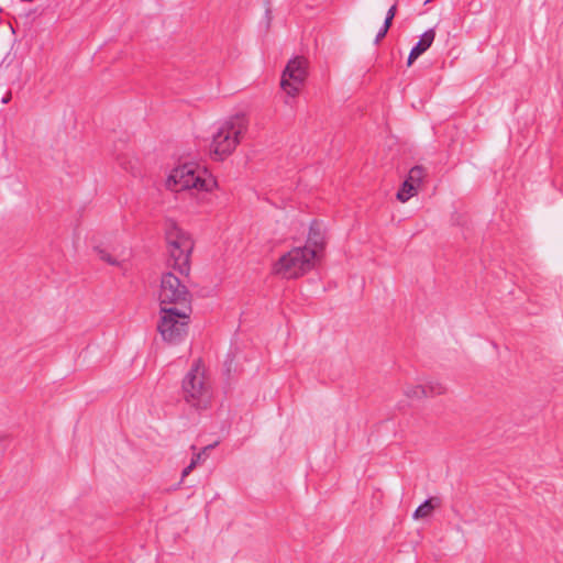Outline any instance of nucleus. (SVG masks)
Listing matches in <instances>:
<instances>
[{"label":"nucleus","instance_id":"nucleus-20","mask_svg":"<svg viewBox=\"0 0 563 563\" xmlns=\"http://www.w3.org/2000/svg\"><path fill=\"white\" fill-rule=\"evenodd\" d=\"M431 1H432V0H426V1H424V4H428V3H430Z\"/></svg>","mask_w":563,"mask_h":563},{"label":"nucleus","instance_id":"nucleus-4","mask_svg":"<svg viewBox=\"0 0 563 563\" xmlns=\"http://www.w3.org/2000/svg\"><path fill=\"white\" fill-rule=\"evenodd\" d=\"M181 393L185 401L191 407L205 409L210 405L212 394L201 361H196L185 375Z\"/></svg>","mask_w":563,"mask_h":563},{"label":"nucleus","instance_id":"nucleus-13","mask_svg":"<svg viewBox=\"0 0 563 563\" xmlns=\"http://www.w3.org/2000/svg\"><path fill=\"white\" fill-rule=\"evenodd\" d=\"M423 389L426 390V397H433L442 395L446 391L445 386L434 378H428L423 383Z\"/></svg>","mask_w":563,"mask_h":563},{"label":"nucleus","instance_id":"nucleus-2","mask_svg":"<svg viewBox=\"0 0 563 563\" xmlns=\"http://www.w3.org/2000/svg\"><path fill=\"white\" fill-rule=\"evenodd\" d=\"M250 125L249 115L245 112H236L223 120L211 142V154L216 159L222 161L230 156L239 146Z\"/></svg>","mask_w":563,"mask_h":563},{"label":"nucleus","instance_id":"nucleus-5","mask_svg":"<svg viewBox=\"0 0 563 563\" xmlns=\"http://www.w3.org/2000/svg\"><path fill=\"white\" fill-rule=\"evenodd\" d=\"M314 251L297 246L283 254L273 265V273L283 278H298L314 267Z\"/></svg>","mask_w":563,"mask_h":563},{"label":"nucleus","instance_id":"nucleus-16","mask_svg":"<svg viewBox=\"0 0 563 563\" xmlns=\"http://www.w3.org/2000/svg\"><path fill=\"white\" fill-rule=\"evenodd\" d=\"M214 445L213 444H210V445H207L202 452L196 454L192 459H191V462L190 464L184 468L183 471V477H186L187 475H189V473L196 467V465L206 457V452L210 449H212Z\"/></svg>","mask_w":563,"mask_h":563},{"label":"nucleus","instance_id":"nucleus-3","mask_svg":"<svg viewBox=\"0 0 563 563\" xmlns=\"http://www.w3.org/2000/svg\"><path fill=\"white\" fill-rule=\"evenodd\" d=\"M191 308L159 309L156 330L168 344H178L185 340L189 329Z\"/></svg>","mask_w":563,"mask_h":563},{"label":"nucleus","instance_id":"nucleus-11","mask_svg":"<svg viewBox=\"0 0 563 563\" xmlns=\"http://www.w3.org/2000/svg\"><path fill=\"white\" fill-rule=\"evenodd\" d=\"M303 247H309L314 251V258L317 260L324 247V235L318 224H312L309 229L307 243Z\"/></svg>","mask_w":563,"mask_h":563},{"label":"nucleus","instance_id":"nucleus-6","mask_svg":"<svg viewBox=\"0 0 563 563\" xmlns=\"http://www.w3.org/2000/svg\"><path fill=\"white\" fill-rule=\"evenodd\" d=\"M166 241L172 267L180 274H188L190 255L194 250L191 235L177 224L172 223L166 231Z\"/></svg>","mask_w":563,"mask_h":563},{"label":"nucleus","instance_id":"nucleus-19","mask_svg":"<svg viewBox=\"0 0 563 563\" xmlns=\"http://www.w3.org/2000/svg\"><path fill=\"white\" fill-rule=\"evenodd\" d=\"M387 31H385V25L383 26L382 31L377 34L376 42H379L380 38H383L386 35Z\"/></svg>","mask_w":563,"mask_h":563},{"label":"nucleus","instance_id":"nucleus-10","mask_svg":"<svg viewBox=\"0 0 563 563\" xmlns=\"http://www.w3.org/2000/svg\"><path fill=\"white\" fill-rule=\"evenodd\" d=\"M434 38H435V30L434 29H429L424 33H422L418 43L411 48V51L409 53L407 65L411 66L418 57H420L423 53H426L433 44Z\"/></svg>","mask_w":563,"mask_h":563},{"label":"nucleus","instance_id":"nucleus-8","mask_svg":"<svg viewBox=\"0 0 563 563\" xmlns=\"http://www.w3.org/2000/svg\"><path fill=\"white\" fill-rule=\"evenodd\" d=\"M308 75V60L302 56L291 58L282 75L280 87L290 97L299 93Z\"/></svg>","mask_w":563,"mask_h":563},{"label":"nucleus","instance_id":"nucleus-14","mask_svg":"<svg viewBox=\"0 0 563 563\" xmlns=\"http://www.w3.org/2000/svg\"><path fill=\"white\" fill-rule=\"evenodd\" d=\"M418 188L413 183H409L406 179L397 192V199L400 202H407L410 198L415 197L418 194Z\"/></svg>","mask_w":563,"mask_h":563},{"label":"nucleus","instance_id":"nucleus-18","mask_svg":"<svg viewBox=\"0 0 563 563\" xmlns=\"http://www.w3.org/2000/svg\"><path fill=\"white\" fill-rule=\"evenodd\" d=\"M396 9H397V7H396V4H394L387 11V15H386V19H385V22H384L385 31H388V29L390 27L393 19L395 18V14H396Z\"/></svg>","mask_w":563,"mask_h":563},{"label":"nucleus","instance_id":"nucleus-7","mask_svg":"<svg viewBox=\"0 0 563 563\" xmlns=\"http://www.w3.org/2000/svg\"><path fill=\"white\" fill-rule=\"evenodd\" d=\"M159 309L191 308V296L188 287L173 273H164L157 290Z\"/></svg>","mask_w":563,"mask_h":563},{"label":"nucleus","instance_id":"nucleus-1","mask_svg":"<svg viewBox=\"0 0 563 563\" xmlns=\"http://www.w3.org/2000/svg\"><path fill=\"white\" fill-rule=\"evenodd\" d=\"M165 187L173 192H212L218 188V181L206 168L195 163H185L169 170Z\"/></svg>","mask_w":563,"mask_h":563},{"label":"nucleus","instance_id":"nucleus-21","mask_svg":"<svg viewBox=\"0 0 563 563\" xmlns=\"http://www.w3.org/2000/svg\"><path fill=\"white\" fill-rule=\"evenodd\" d=\"M2 442V438L0 437V443Z\"/></svg>","mask_w":563,"mask_h":563},{"label":"nucleus","instance_id":"nucleus-9","mask_svg":"<svg viewBox=\"0 0 563 563\" xmlns=\"http://www.w3.org/2000/svg\"><path fill=\"white\" fill-rule=\"evenodd\" d=\"M97 256L109 265L124 267L130 261L131 251L129 249H109L107 246L98 245L95 247Z\"/></svg>","mask_w":563,"mask_h":563},{"label":"nucleus","instance_id":"nucleus-17","mask_svg":"<svg viewBox=\"0 0 563 563\" xmlns=\"http://www.w3.org/2000/svg\"><path fill=\"white\" fill-rule=\"evenodd\" d=\"M434 509V506L432 505L431 500H426L422 505H420L415 514H413V518L415 519H421V518H426V517H429L432 511Z\"/></svg>","mask_w":563,"mask_h":563},{"label":"nucleus","instance_id":"nucleus-15","mask_svg":"<svg viewBox=\"0 0 563 563\" xmlns=\"http://www.w3.org/2000/svg\"><path fill=\"white\" fill-rule=\"evenodd\" d=\"M426 176V170L421 166H415L409 170L407 179L409 183H413L417 187H419Z\"/></svg>","mask_w":563,"mask_h":563},{"label":"nucleus","instance_id":"nucleus-12","mask_svg":"<svg viewBox=\"0 0 563 563\" xmlns=\"http://www.w3.org/2000/svg\"><path fill=\"white\" fill-rule=\"evenodd\" d=\"M404 396L409 400H420L426 397V390L423 389L422 383H407L402 388Z\"/></svg>","mask_w":563,"mask_h":563}]
</instances>
